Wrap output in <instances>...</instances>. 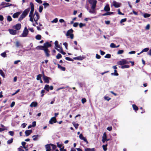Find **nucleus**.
<instances>
[{
    "mask_svg": "<svg viewBox=\"0 0 151 151\" xmlns=\"http://www.w3.org/2000/svg\"><path fill=\"white\" fill-rule=\"evenodd\" d=\"M107 136L105 132H104L103 134L102 137V141L103 143H104L105 141V140L107 138Z\"/></svg>",
    "mask_w": 151,
    "mask_h": 151,
    "instance_id": "a211bd4d",
    "label": "nucleus"
},
{
    "mask_svg": "<svg viewBox=\"0 0 151 151\" xmlns=\"http://www.w3.org/2000/svg\"><path fill=\"white\" fill-rule=\"evenodd\" d=\"M58 68L59 69H60L61 70L63 71H65L66 69L64 67H63L61 66L59 64H58Z\"/></svg>",
    "mask_w": 151,
    "mask_h": 151,
    "instance_id": "b1692460",
    "label": "nucleus"
},
{
    "mask_svg": "<svg viewBox=\"0 0 151 151\" xmlns=\"http://www.w3.org/2000/svg\"><path fill=\"white\" fill-rule=\"evenodd\" d=\"M125 59H123L121 60L118 61L117 62V64L119 65H122L125 64Z\"/></svg>",
    "mask_w": 151,
    "mask_h": 151,
    "instance_id": "f8f14e48",
    "label": "nucleus"
},
{
    "mask_svg": "<svg viewBox=\"0 0 151 151\" xmlns=\"http://www.w3.org/2000/svg\"><path fill=\"white\" fill-rule=\"evenodd\" d=\"M114 13L113 12H107L106 13L102 15V16H105L106 15H110Z\"/></svg>",
    "mask_w": 151,
    "mask_h": 151,
    "instance_id": "393cba45",
    "label": "nucleus"
},
{
    "mask_svg": "<svg viewBox=\"0 0 151 151\" xmlns=\"http://www.w3.org/2000/svg\"><path fill=\"white\" fill-rule=\"evenodd\" d=\"M29 32V31L26 27H25L23 32L22 34V37H26L27 35Z\"/></svg>",
    "mask_w": 151,
    "mask_h": 151,
    "instance_id": "20e7f679",
    "label": "nucleus"
},
{
    "mask_svg": "<svg viewBox=\"0 0 151 151\" xmlns=\"http://www.w3.org/2000/svg\"><path fill=\"white\" fill-rule=\"evenodd\" d=\"M20 14V12H17L14 13L13 15V17L14 18H17Z\"/></svg>",
    "mask_w": 151,
    "mask_h": 151,
    "instance_id": "aec40b11",
    "label": "nucleus"
},
{
    "mask_svg": "<svg viewBox=\"0 0 151 151\" xmlns=\"http://www.w3.org/2000/svg\"><path fill=\"white\" fill-rule=\"evenodd\" d=\"M55 46L56 47H60V45H58V42L57 41H55Z\"/></svg>",
    "mask_w": 151,
    "mask_h": 151,
    "instance_id": "58836bf2",
    "label": "nucleus"
},
{
    "mask_svg": "<svg viewBox=\"0 0 151 151\" xmlns=\"http://www.w3.org/2000/svg\"><path fill=\"white\" fill-rule=\"evenodd\" d=\"M79 137L80 139L83 140L85 142H86L87 144L88 143L87 139L83 136V135L82 134H80L79 136Z\"/></svg>",
    "mask_w": 151,
    "mask_h": 151,
    "instance_id": "6e6552de",
    "label": "nucleus"
},
{
    "mask_svg": "<svg viewBox=\"0 0 151 151\" xmlns=\"http://www.w3.org/2000/svg\"><path fill=\"white\" fill-rule=\"evenodd\" d=\"M7 20L8 21L10 22L12 20V19L10 15H9L7 17Z\"/></svg>",
    "mask_w": 151,
    "mask_h": 151,
    "instance_id": "a18cd8bd",
    "label": "nucleus"
},
{
    "mask_svg": "<svg viewBox=\"0 0 151 151\" xmlns=\"http://www.w3.org/2000/svg\"><path fill=\"white\" fill-rule=\"evenodd\" d=\"M65 59L67 60L70 61H73V59H72L69 57H66L65 58Z\"/></svg>",
    "mask_w": 151,
    "mask_h": 151,
    "instance_id": "8fccbe9b",
    "label": "nucleus"
},
{
    "mask_svg": "<svg viewBox=\"0 0 151 151\" xmlns=\"http://www.w3.org/2000/svg\"><path fill=\"white\" fill-rule=\"evenodd\" d=\"M0 5L3 6L2 8H4L11 6H12V4L8 3H6L4 2H2Z\"/></svg>",
    "mask_w": 151,
    "mask_h": 151,
    "instance_id": "39448f33",
    "label": "nucleus"
},
{
    "mask_svg": "<svg viewBox=\"0 0 151 151\" xmlns=\"http://www.w3.org/2000/svg\"><path fill=\"white\" fill-rule=\"evenodd\" d=\"M9 31L10 33L12 35H15L17 34V31L13 29H9Z\"/></svg>",
    "mask_w": 151,
    "mask_h": 151,
    "instance_id": "4468645a",
    "label": "nucleus"
},
{
    "mask_svg": "<svg viewBox=\"0 0 151 151\" xmlns=\"http://www.w3.org/2000/svg\"><path fill=\"white\" fill-rule=\"evenodd\" d=\"M51 44L48 42L45 43L43 45L44 49H48V47H51Z\"/></svg>",
    "mask_w": 151,
    "mask_h": 151,
    "instance_id": "9b49d317",
    "label": "nucleus"
},
{
    "mask_svg": "<svg viewBox=\"0 0 151 151\" xmlns=\"http://www.w3.org/2000/svg\"><path fill=\"white\" fill-rule=\"evenodd\" d=\"M107 144H106L105 145H103L102 146V147L103 148V149L104 150V151H106L107 150Z\"/></svg>",
    "mask_w": 151,
    "mask_h": 151,
    "instance_id": "2f4dec72",
    "label": "nucleus"
},
{
    "mask_svg": "<svg viewBox=\"0 0 151 151\" xmlns=\"http://www.w3.org/2000/svg\"><path fill=\"white\" fill-rule=\"evenodd\" d=\"M88 2L90 4L92 5L91 7V9H95L97 3L96 0H89Z\"/></svg>",
    "mask_w": 151,
    "mask_h": 151,
    "instance_id": "7ed1b4c3",
    "label": "nucleus"
},
{
    "mask_svg": "<svg viewBox=\"0 0 151 151\" xmlns=\"http://www.w3.org/2000/svg\"><path fill=\"white\" fill-rule=\"evenodd\" d=\"M42 77V75L41 74H39L37 76L36 78V79L37 80H39L40 79H41V78Z\"/></svg>",
    "mask_w": 151,
    "mask_h": 151,
    "instance_id": "de8ad7c7",
    "label": "nucleus"
},
{
    "mask_svg": "<svg viewBox=\"0 0 151 151\" xmlns=\"http://www.w3.org/2000/svg\"><path fill=\"white\" fill-rule=\"evenodd\" d=\"M13 142V139L12 138H11L9 140L7 141V143L9 144H10Z\"/></svg>",
    "mask_w": 151,
    "mask_h": 151,
    "instance_id": "49530a36",
    "label": "nucleus"
},
{
    "mask_svg": "<svg viewBox=\"0 0 151 151\" xmlns=\"http://www.w3.org/2000/svg\"><path fill=\"white\" fill-rule=\"evenodd\" d=\"M79 25L80 27L81 28L83 26H86V24H83L82 23H80L79 24Z\"/></svg>",
    "mask_w": 151,
    "mask_h": 151,
    "instance_id": "13d9d810",
    "label": "nucleus"
},
{
    "mask_svg": "<svg viewBox=\"0 0 151 151\" xmlns=\"http://www.w3.org/2000/svg\"><path fill=\"white\" fill-rule=\"evenodd\" d=\"M37 105V103L36 102H32L30 105V106L31 107L34 106V107H36Z\"/></svg>",
    "mask_w": 151,
    "mask_h": 151,
    "instance_id": "412c9836",
    "label": "nucleus"
},
{
    "mask_svg": "<svg viewBox=\"0 0 151 151\" xmlns=\"http://www.w3.org/2000/svg\"><path fill=\"white\" fill-rule=\"evenodd\" d=\"M15 45L17 47H18L21 45L18 41H17L16 42Z\"/></svg>",
    "mask_w": 151,
    "mask_h": 151,
    "instance_id": "3c124183",
    "label": "nucleus"
},
{
    "mask_svg": "<svg viewBox=\"0 0 151 151\" xmlns=\"http://www.w3.org/2000/svg\"><path fill=\"white\" fill-rule=\"evenodd\" d=\"M73 32V30L72 29H71L67 31L66 35L67 36H69L70 38L71 39H72L74 37V35L73 34H72Z\"/></svg>",
    "mask_w": 151,
    "mask_h": 151,
    "instance_id": "f03ea898",
    "label": "nucleus"
},
{
    "mask_svg": "<svg viewBox=\"0 0 151 151\" xmlns=\"http://www.w3.org/2000/svg\"><path fill=\"white\" fill-rule=\"evenodd\" d=\"M62 57V55L60 53H58L57 55L56 56V58L58 59H59L60 58H61Z\"/></svg>",
    "mask_w": 151,
    "mask_h": 151,
    "instance_id": "a19ab883",
    "label": "nucleus"
},
{
    "mask_svg": "<svg viewBox=\"0 0 151 151\" xmlns=\"http://www.w3.org/2000/svg\"><path fill=\"white\" fill-rule=\"evenodd\" d=\"M30 10V8H28L25 9L22 12V14L25 17L27 15Z\"/></svg>",
    "mask_w": 151,
    "mask_h": 151,
    "instance_id": "1a4fd4ad",
    "label": "nucleus"
},
{
    "mask_svg": "<svg viewBox=\"0 0 151 151\" xmlns=\"http://www.w3.org/2000/svg\"><path fill=\"white\" fill-rule=\"evenodd\" d=\"M43 5L44 6V7L45 8H46V7H48L50 6L49 4L48 3L46 2L44 3L43 4Z\"/></svg>",
    "mask_w": 151,
    "mask_h": 151,
    "instance_id": "e433bc0d",
    "label": "nucleus"
},
{
    "mask_svg": "<svg viewBox=\"0 0 151 151\" xmlns=\"http://www.w3.org/2000/svg\"><path fill=\"white\" fill-rule=\"evenodd\" d=\"M26 144V143L25 142H22V146L23 148H25V146Z\"/></svg>",
    "mask_w": 151,
    "mask_h": 151,
    "instance_id": "680f3d73",
    "label": "nucleus"
},
{
    "mask_svg": "<svg viewBox=\"0 0 151 151\" xmlns=\"http://www.w3.org/2000/svg\"><path fill=\"white\" fill-rule=\"evenodd\" d=\"M85 151H95L96 150L95 148H86L85 149Z\"/></svg>",
    "mask_w": 151,
    "mask_h": 151,
    "instance_id": "4be33fe9",
    "label": "nucleus"
},
{
    "mask_svg": "<svg viewBox=\"0 0 151 151\" xmlns=\"http://www.w3.org/2000/svg\"><path fill=\"white\" fill-rule=\"evenodd\" d=\"M58 51L63 55H65L66 54V53L63 51L62 47H61L60 51L58 50Z\"/></svg>",
    "mask_w": 151,
    "mask_h": 151,
    "instance_id": "473e14b6",
    "label": "nucleus"
},
{
    "mask_svg": "<svg viewBox=\"0 0 151 151\" xmlns=\"http://www.w3.org/2000/svg\"><path fill=\"white\" fill-rule=\"evenodd\" d=\"M34 16L35 15L36 16V17H34V19H39L40 18V16L39 15V14L38 12L36 11H35V14H34Z\"/></svg>",
    "mask_w": 151,
    "mask_h": 151,
    "instance_id": "f3484780",
    "label": "nucleus"
},
{
    "mask_svg": "<svg viewBox=\"0 0 151 151\" xmlns=\"http://www.w3.org/2000/svg\"><path fill=\"white\" fill-rule=\"evenodd\" d=\"M49 123L51 124H53V123H55L57 122L56 119L55 117H52L49 121Z\"/></svg>",
    "mask_w": 151,
    "mask_h": 151,
    "instance_id": "9d476101",
    "label": "nucleus"
},
{
    "mask_svg": "<svg viewBox=\"0 0 151 151\" xmlns=\"http://www.w3.org/2000/svg\"><path fill=\"white\" fill-rule=\"evenodd\" d=\"M130 67L128 65H124L121 67L122 69H124L125 68H129Z\"/></svg>",
    "mask_w": 151,
    "mask_h": 151,
    "instance_id": "cd10ccee",
    "label": "nucleus"
},
{
    "mask_svg": "<svg viewBox=\"0 0 151 151\" xmlns=\"http://www.w3.org/2000/svg\"><path fill=\"white\" fill-rule=\"evenodd\" d=\"M132 107L133 109L135 111H137L138 109V107L135 104H133L132 105Z\"/></svg>",
    "mask_w": 151,
    "mask_h": 151,
    "instance_id": "c756f323",
    "label": "nucleus"
},
{
    "mask_svg": "<svg viewBox=\"0 0 151 151\" xmlns=\"http://www.w3.org/2000/svg\"><path fill=\"white\" fill-rule=\"evenodd\" d=\"M127 19L126 18L122 19L120 22V23H122L123 22H125L127 21Z\"/></svg>",
    "mask_w": 151,
    "mask_h": 151,
    "instance_id": "052dcab7",
    "label": "nucleus"
},
{
    "mask_svg": "<svg viewBox=\"0 0 151 151\" xmlns=\"http://www.w3.org/2000/svg\"><path fill=\"white\" fill-rule=\"evenodd\" d=\"M21 27V25L20 24L18 23L16 25L13 26V28L16 29V30H19Z\"/></svg>",
    "mask_w": 151,
    "mask_h": 151,
    "instance_id": "0eeeda50",
    "label": "nucleus"
},
{
    "mask_svg": "<svg viewBox=\"0 0 151 151\" xmlns=\"http://www.w3.org/2000/svg\"><path fill=\"white\" fill-rule=\"evenodd\" d=\"M81 101H82V103L84 104L85 102H86V99L85 98H83L82 99H81Z\"/></svg>",
    "mask_w": 151,
    "mask_h": 151,
    "instance_id": "69168bd1",
    "label": "nucleus"
},
{
    "mask_svg": "<svg viewBox=\"0 0 151 151\" xmlns=\"http://www.w3.org/2000/svg\"><path fill=\"white\" fill-rule=\"evenodd\" d=\"M50 145L52 147L53 150H55L56 148V146L55 145L51 143L50 144Z\"/></svg>",
    "mask_w": 151,
    "mask_h": 151,
    "instance_id": "c03bdc74",
    "label": "nucleus"
},
{
    "mask_svg": "<svg viewBox=\"0 0 151 151\" xmlns=\"http://www.w3.org/2000/svg\"><path fill=\"white\" fill-rule=\"evenodd\" d=\"M9 133L11 136H13L14 135V132L13 131H9Z\"/></svg>",
    "mask_w": 151,
    "mask_h": 151,
    "instance_id": "e2e57ef3",
    "label": "nucleus"
},
{
    "mask_svg": "<svg viewBox=\"0 0 151 151\" xmlns=\"http://www.w3.org/2000/svg\"><path fill=\"white\" fill-rule=\"evenodd\" d=\"M151 15L150 14H149L147 13H145L144 14V17L145 18H147L150 17V16Z\"/></svg>",
    "mask_w": 151,
    "mask_h": 151,
    "instance_id": "ea45409f",
    "label": "nucleus"
},
{
    "mask_svg": "<svg viewBox=\"0 0 151 151\" xmlns=\"http://www.w3.org/2000/svg\"><path fill=\"white\" fill-rule=\"evenodd\" d=\"M104 99L105 100H107L108 101H109L111 99V98H109L108 96H105L104 97Z\"/></svg>",
    "mask_w": 151,
    "mask_h": 151,
    "instance_id": "5fc2aeb1",
    "label": "nucleus"
},
{
    "mask_svg": "<svg viewBox=\"0 0 151 151\" xmlns=\"http://www.w3.org/2000/svg\"><path fill=\"white\" fill-rule=\"evenodd\" d=\"M106 58H110L111 57V55L109 54H107L104 56Z\"/></svg>",
    "mask_w": 151,
    "mask_h": 151,
    "instance_id": "603ef678",
    "label": "nucleus"
},
{
    "mask_svg": "<svg viewBox=\"0 0 151 151\" xmlns=\"http://www.w3.org/2000/svg\"><path fill=\"white\" fill-rule=\"evenodd\" d=\"M35 38L37 40H40L41 38V36L40 35H38L36 36Z\"/></svg>",
    "mask_w": 151,
    "mask_h": 151,
    "instance_id": "72a5a7b5",
    "label": "nucleus"
},
{
    "mask_svg": "<svg viewBox=\"0 0 151 151\" xmlns=\"http://www.w3.org/2000/svg\"><path fill=\"white\" fill-rule=\"evenodd\" d=\"M50 144H47L46 145H45V148L46 149V150H48L49 151H51V147H50Z\"/></svg>",
    "mask_w": 151,
    "mask_h": 151,
    "instance_id": "a878e982",
    "label": "nucleus"
},
{
    "mask_svg": "<svg viewBox=\"0 0 151 151\" xmlns=\"http://www.w3.org/2000/svg\"><path fill=\"white\" fill-rule=\"evenodd\" d=\"M0 74L3 77H5V75L3 72V70H0Z\"/></svg>",
    "mask_w": 151,
    "mask_h": 151,
    "instance_id": "4c0bfd02",
    "label": "nucleus"
},
{
    "mask_svg": "<svg viewBox=\"0 0 151 151\" xmlns=\"http://www.w3.org/2000/svg\"><path fill=\"white\" fill-rule=\"evenodd\" d=\"M113 5L116 8H118L120 6V4L115 1L113 2Z\"/></svg>",
    "mask_w": 151,
    "mask_h": 151,
    "instance_id": "2eb2a0df",
    "label": "nucleus"
},
{
    "mask_svg": "<svg viewBox=\"0 0 151 151\" xmlns=\"http://www.w3.org/2000/svg\"><path fill=\"white\" fill-rule=\"evenodd\" d=\"M124 52V51L123 50H119L118 51L117 53L118 54H122Z\"/></svg>",
    "mask_w": 151,
    "mask_h": 151,
    "instance_id": "bf43d9fd",
    "label": "nucleus"
},
{
    "mask_svg": "<svg viewBox=\"0 0 151 151\" xmlns=\"http://www.w3.org/2000/svg\"><path fill=\"white\" fill-rule=\"evenodd\" d=\"M82 60L83 59L82 57L81 56H79L77 57H76L73 58V60Z\"/></svg>",
    "mask_w": 151,
    "mask_h": 151,
    "instance_id": "bb28decb",
    "label": "nucleus"
},
{
    "mask_svg": "<svg viewBox=\"0 0 151 151\" xmlns=\"http://www.w3.org/2000/svg\"><path fill=\"white\" fill-rule=\"evenodd\" d=\"M53 89V87L52 86H50L48 84H46L45 85L44 88V89L41 90V96L42 97L44 95V93H45V90H46L47 92L49 91V90H52Z\"/></svg>",
    "mask_w": 151,
    "mask_h": 151,
    "instance_id": "f257e3e1",
    "label": "nucleus"
},
{
    "mask_svg": "<svg viewBox=\"0 0 151 151\" xmlns=\"http://www.w3.org/2000/svg\"><path fill=\"white\" fill-rule=\"evenodd\" d=\"M38 135H33L32 136V137L33 138V139L34 141L37 140V137H39Z\"/></svg>",
    "mask_w": 151,
    "mask_h": 151,
    "instance_id": "c85d7f7f",
    "label": "nucleus"
},
{
    "mask_svg": "<svg viewBox=\"0 0 151 151\" xmlns=\"http://www.w3.org/2000/svg\"><path fill=\"white\" fill-rule=\"evenodd\" d=\"M58 21V19L57 18H55L52 20L51 22L53 23H57Z\"/></svg>",
    "mask_w": 151,
    "mask_h": 151,
    "instance_id": "338daca9",
    "label": "nucleus"
},
{
    "mask_svg": "<svg viewBox=\"0 0 151 151\" xmlns=\"http://www.w3.org/2000/svg\"><path fill=\"white\" fill-rule=\"evenodd\" d=\"M36 49L37 50H44V48L43 46H38L36 47Z\"/></svg>",
    "mask_w": 151,
    "mask_h": 151,
    "instance_id": "5701e85b",
    "label": "nucleus"
},
{
    "mask_svg": "<svg viewBox=\"0 0 151 151\" xmlns=\"http://www.w3.org/2000/svg\"><path fill=\"white\" fill-rule=\"evenodd\" d=\"M110 46L112 48H114L116 47L115 45L113 43H112L111 44Z\"/></svg>",
    "mask_w": 151,
    "mask_h": 151,
    "instance_id": "4d7b16f0",
    "label": "nucleus"
},
{
    "mask_svg": "<svg viewBox=\"0 0 151 151\" xmlns=\"http://www.w3.org/2000/svg\"><path fill=\"white\" fill-rule=\"evenodd\" d=\"M45 55L47 57H49L50 55V51L48 49H44V50Z\"/></svg>",
    "mask_w": 151,
    "mask_h": 151,
    "instance_id": "ddd939ff",
    "label": "nucleus"
},
{
    "mask_svg": "<svg viewBox=\"0 0 151 151\" xmlns=\"http://www.w3.org/2000/svg\"><path fill=\"white\" fill-rule=\"evenodd\" d=\"M43 78L45 83H49V80L51 79L50 78L45 76L44 74L43 75Z\"/></svg>",
    "mask_w": 151,
    "mask_h": 151,
    "instance_id": "423d86ee",
    "label": "nucleus"
},
{
    "mask_svg": "<svg viewBox=\"0 0 151 151\" xmlns=\"http://www.w3.org/2000/svg\"><path fill=\"white\" fill-rule=\"evenodd\" d=\"M23 148L22 146H20L19 148L18 149V150L19 151H24V150L21 148Z\"/></svg>",
    "mask_w": 151,
    "mask_h": 151,
    "instance_id": "774afa93",
    "label": "nucleus"
},
{
    "mask_svg": "<svg viewBox=\"0 0 151 151\" xmlns=\"http://www.w3.org/2000/svg\"><path fill=\"white\" fill-rule=\"evenodd\" d=\"M92 9L91 10H89V12H90V13H95V9Z\"/></svg>",
    "mask_w": 151,
    "mask_h": 151,
    "instance_id": "0e129e2a",
    "label": "nucleus"
},
{
    "mask_svg": "<svg viewBox=\"0 0 151 151\" xmlns=\"http://www.w3.org/2000/svg\"><path fill=\"white\" fill-rule=\"evenodd\" d=\"M114 73H111L112 75H114L116 76H118L119 75V74L117 73L116 70H114Z\"/></svg>",
    "mask_w": 151,
    "mask_h": 151,
    "instance_id": "f704fd0d",
    "label": "nucleus"
},
{
    "mask_svg": "<svg viewBox=\"0 0 151 151\" xmlns=\"http://www.w3.org/2000/svg\"><path fill=\"white\" fill-rule=\"evenodd\" d=\"M25 17L24 15H23L22 14L20 15V17L18 19V20L19 21H21L22 20L23 18Z\"/></svg>",
    "mask_w": 151,
    "mask_h": 151,
    "instance_id": "7c9ffc66",
    "label": "nucleus"
},
{
    "mask_svg": "<svg viewBox=\"0 0 151 151\" xmlns=\"http://www.w3.org/2000/svg\"><path fill=\"white\" fill-rule=\"evenodd\" d=\"M149 50V48H146L144 49L141 51V53H142L144 52H147Z\"/></svg>",
    "mask_w": 151,
    "mask_h": 151,
    "instance_id": "09e8293b",
    "label": "nucleus"
},
{
    "mask_svg": "<svg viewBox=\"0 0 151 151\" xmlns=\"http://www.w3.org/2000/svg\"><path fill=\"white\" fill-rule=\"evenodd\" d=\"M34 9H31V11L30 12L29 14V15L34 16V15H33V13H34Z\"/></svg>",
    "mask_w": 151,
    "mask_h": 151,
    "instance_id": "c9c22d12",
    "label": "nucleus"
},
{
    "mask_svg": "<svg viewBox=\"0 0 151 151\" xmlns=\"http://www.w3.org/2000/svg\"><path fill=\"white\" fill-rule=\"evenodd\" d=\"M73 124L75 128L76 129H77L78 128V126L79 125V124H76L74 122L73 123Z\"/></svg>",
    "mask_w": 151,
    "mask_h": 151,
    "instance_id": "37998d69",
    "label": "nucleus"
},
{
    "mask_svg": "<svg viewBox=\"0 0 151 151\" xmlns=\"http://www.w3.org/2000/svg\"><path fill=\"white\" fill-rule=\"evenodd\" d=\"M43 9V7L42 6H40L39 8V12L40 13L42 12Z\"/></svg>",
    "mask_w": 151,
    "mask_h": 151,
    "instance_id": "6e6d98bb",
    "label": "nucleus"
},
{
    "mask_svg": "<svg viewBox=\"0 0 151 151\" xmlns=\"http://www.w3.org/2000/svg\"><path fill=\"white\" fill-rule=\"evenodd\" d=\"M32 132V130L31 129L25 131V136L27 137L29 136Z\"/></svg>",
    "mask_w": 151,
    "mask_h": 151,
    "instance_id": "dca6fc26",
    "label": "nucleus"
},
{
    "mask_svg": "<svg viewBox=\"0 0 151 151\" xmlns=\"http://www.w3.org/2000/svg\"><path fill=\"white\" fill-rule=\"evenodd\" d=\"M34 16L29 15V17H30V21L31 22H33Z\"/></svg>",
    "mask_w": 151,
    "mask_h": 151,
    "instance_id": "79ce46f5",
    "label": "nucleus"
},
{
    "mask_svg": "<svg viewBox=\"0 0 151 151\" xmlns=\"http://www.w3.org/2000/svg\"><path fill=\"white\" fill-rule=\"evenodd\" d=\"M1 55L4 58L6 57V52H4L2 53L1 54Z\"/></svg>",
    "mask_w": 151,
    "mask_h": 151,
    "instance_id": "864d4df0",
    "label": "nucleus"
},
{
    "mask_svg": "<svg viewBox=\"0 0 151 151\" xmlns=\"http://www.w3.org/2000/svg\"><path fill=\"white\" fill-rule=\"evenodd\" d=\"M104 10L106 12H109L110 10V8L108 4L106 5L105 6Z\"/></svg>",
    "mask_w": 151,
    "mask_h": 151,
    "instance_id": "6ab92c4d",
    "label": "nucleus"
}]
</instances>
